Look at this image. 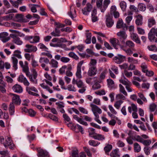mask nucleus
Listing matches in <instances>:
<instances>
[{
  "label": "nucleus",
  "mask_w": 157,
  "mask_h": 157,
  "mask_svg": "<svg viewBox=\"0 0 157 157\" xmlns=\"http://www.w3.org/2000/svg\"><path fill=\"white\" fill-rule=\"evenodd\" d=\"M84 61L82 60L77 64L75 75L76 77L79 79L81 78L82 77L81 74V67ZM72 84L73 85H76L78 88H80L78 90V92L79 93L82 94L86 91V86L82 80L80 79L78 80L73 78L72 80Z\"/></svg>",
  "instance_id": "1"
},
{
  "label": "nucleus",
  "mask_w": 157,
  "mask_h": 157,
  "mask_svg": "<svg viewBox=\"0 0 157 157\" xmlns=\"http://www.w3.org/2000/svg\"><path fill=\"white\" fill-rule=\"evenodd\" d=\"M19 64L22 68V71L25 73L26 76L29 78L30 81L34 84H37V82L36 79L37 76V72L35 71L32 74H30L28 66V63L27 61H25L24 64L23 61L21 60L19 61Z\"/></svg>",
  "instance_id": "2"
},
{
  "label": "nucleus",
  "mask_w": 157,
  "mask_h": 157,
  "mask_svg": "<svg viewBox=\"0 0 157 157\" xmlns=\"http://www.w3.org/2000/svg\"><path fill=\"white\" fill-rule=\"evenodd\" d=\"M39 62L41 63V67L46 71H49V68L46 65L45 63H49L51 67L53 68H56L58 67V62L54 59H52L49 62V60L48 58L41 57L39 59Z\"/></svg>",
  "instance_id": "3"
},
{
  "label": "nucleus",
  "mask_w": 157,
  "mask_h": 157,
  "mask_svg": "<svg viewBox=\"0 0 157 157\" xmlns=\"http://www.w3.org/2000/svg\"><path fill=\"white\" fill-rule=\"evenodd\" d=\"M91 110L95 116L94 120L99 124H101V122L99 119V116L98 114H100L102 113L101 109L96 105L92 103L90 104Z\"/></svg>",
  "instance_id": "4"
},
{
  "label": "nucleus",
  "mask_w": 157,
  "mask_h": 157,
  "mask_svg": "<svg viewBox=\"0 0 157 157\" xmlns=\"http://www.w3.org/2000/svg\"><path fill=\"white\" fill-rule=\"evenodd\" d=\"M21 52L19 50H16L13 52V56L11 57V60L12 63L13 67L16 70L17 69L18 60L16 58L19 59H21L22 57L21 55Z\"/></svg>",
  "instance_id": "5"
},
{
  "label": "nucleus",
  "mask_w": 157,
  "mask_h": 157,
  "mask_svg": "<svg viewBox=\"0 0 157 157\" xmlns=\"http://www.w3.org/2000/svg\"><path fill=\"white\" fill-rule=\"evenodd\" d=\"M103 0H97L96 4L97 7L99 8L102 12H104L110 3V0H104L102 4Z\"/></svg>",
  "instance_id": "6"
},
{
  "label": "nucleus",
  "mask_w": 157,
  "mask_h": 157,
  "mask_svg": "<svg viewBox=\"0 0 157 157\" xmlns=\"http://www.w3.org/2000/svg\"><path fill=\"white\" fill-rule=\"evenodd\" d=\"M148 38L150 41L157 43V28L154 27L151 29L148 34Z\"/></svg>",
  "instance_id": "7"
},
{
  "label": "nucleus",
  "mask_w": 157,
  "mask_h": 157,
  "mask_svg": "<svg viewBox=\"0 0 157 157\" xmlns=\"http://www.w3.org/2000/svg\"><path fill=\"white\" fill-rule=\"evenodd\" d=\"M29 85L25 86L26 90L28 94L30 95L38 97L39 96V94L37 93L38 90L37 88L33 86H30Z\"/></svg>",
  "instance_id": "8"
},
{
  "label": "nucleus",
  "mask_w": 157,
  "mask_h": 157,
  "mask_svg": "<svg viewBox=\"0 0 157 157\" xmlns=\"http://www.w3.org/2000/svg\"><path fill=\"white\" fill-rule=\"evenodd\" d=\"M24 39L31 44H35L39 42L40 37L38 36H25Z\"/></svg>",
  "instance_id": "9"
},
{
  "label": "nucleus",
  "mask_w": 157,
  "mask_h": 157,
  "mask_svg": "<svg viewBox=\"0 0 157 157\" xmlns=\"http://www.w3.org/2000/svg\"><path fill=\"white\" fill-rule=\"evenodd\" d=\"M3 145L5 147H9V148L11 149H14L16 147V146L13 143L11 138L8 136L6 137L5 142L4 143Z\"/></svg>",
  "instance_id": "10"
},
{
  "label": "nucleus",
  "mask_w": 157,
  "mask_h": 157,
  "mask_svg": "<svg viewBox=\"0 0 157 157\" xmlns=\"http://www.w3.org/2000/svg\"><path fill=\"white\" fill-rule=\"evenodd\" d=\"M108 108L110 111L107 112L108 116L111 118L117 119V117L116 116L117 113V111L111 105L108 106Z\"/></svg>",
  "instance_id": "11"
},
{
  "label": "nucleus",
  "mask_w": 157,
  "mask_h": 157,
  "mask_svg": "<svg viewBox=\"0 0 157 157\" xmlns=\"http://www.w3.org/2000/svg\"><path fill=\"white\" fill-rule=\"evenodd\" d=\"M10 95L12 99V102L11 103H13V104L16 105H20L21 103V100L19 96L13 94H11Z\"/></svg>",
  "instance_id": "12"
},
{
  "label": "nucleus",
  "mask_w": 157,
  "mask_h": 157,
  "mask_svg": "<svg viewBox=\"0 0 157 157\" xmlns=\"http://www.w3.org/2000/svg\"><path fill=\"white\" fill-rule=\"evenodd\" d=\"M37 50V48L36 46L31 44H27L25 46L24 51L26 52H35Z\"/></svg>",
  "instance_id": "13"
},
{
  "label": "nucleus",
  "mask_w": 157,
  "mask_h": 157,
  "mask_svg": "<svg viewBox=\"0 0 157 157\" xmlns=\"http://www.w3.org/2000/svg\"><path fill=\"white\" fill-rule=\"evenodd\" d=\"M135 24L137 26H141L143 24V17L140 14L137 13L135 16Z\"/></svg>",
  "instance_id": "14"
},
{
  "label": "nucleus",
  "mask_w": 157,
  "mask_h": 157,
  "mask_svg": "<svg viewBox=\"0 0 157 157\" xmlns=\"http://www.w3.org/2000/svg\"><path fill=\"white\" fill-rule=\"evenodd\" d=\"M93 8V6L90 3H88L85 7L82 10V13L85 15H87L92 10Z\"/></svg>",
  "instance_id": "15"
},
{
  "label": "nucleus",
  "mask_w": 157,
  "mask_h": 157,
  "mask_svg": "<svg viewBox=\"0 0 157 157\" xmlns=\"http://www.w3.org/2000/svg\"><path fill=\"white\" fill-rule=\"evenodd\" d=\"M106 25L108 27L110 28L113 26L114 23V21L113 19V17L110 14L106 15Z\"/></svg>",
  "instance_id": "16"
},
{
  "label": "nucleus",
  "mask_w": 157,
  "mask_h": 157,
  "mask_svg": "<svg viewBox=\"0 0 157 157\" xmlns=\"http://www.w3.org/2000/svg\"><path fill=\"white\" fill-rule=\"evenodd\" d=\"M129 9L130 10H128L127 14L125 13L124 14V16H126L127 15H132L134 12L137 13L139 12L138 8L134 5H130Z\"/></svg>",
  "instance_id": "17"
},
{
  "label": "nucleus",
  "mask_w": 157,
  "mask_h": 157,
  "mask_svg": "<svg viewBox=\"0 0 157 157\" xmlns=\"http://www.w3.org/2000/svg\"><path fill=\"white\" fill-rule=\"evenodd\" d=\"M110 43L116 49L118 48V46L120 45V43L118 39L115 38H111L109 40Z\"/></svg>",
  "instance_id": "18"
},
{
  "label": "nucleus",
  "mask_w": 157,
  "mask_h": 157,
  "mask_svg": "<svg viewBox=\"0 0 157 157\" xmlns=\"http://www.w3.org/2000/svg\"><path fill=\"white\" fill-rule=\"evenodd\" d=\"M125 58V57L121 55H118L115 56L113 58V61L117 64H120L123 62Z\"/></svg>",
  "instance_id": "19"
},
{
  "label": "nucleus",
  "mask_w": 157,
  "mask_h": 157,
  "mask_svg": "<svg viewBox=\"0 0 157 157\" xmlns=\"http://www.w3.org/2000/svg\"><path fill=\"white\" fill-rule=\"evenodd\" d=\"M17 81L22 83L25 86H28L30 85V83L25 77L23 75H20L17 78Z\"/></svg>",
  "instance_id": "20"
},
{
  "label": "nucleus",
  "mask_w": 157,
  "mask_h": 157,
  "mask_svg": "<svg viewBox=\"0 0 157 157\" xmlns=\"http://www.w3.org/2000/svg\"><path fill=\"white\" fill-rule=\"evenodd\" d=\"M9 34L6 32H3L0 33V38L1 40L5 43L10 39V37L8 36Z\"/></svg>",
  "instance_id": "21"
},
{
  "label": "nucleus",
  "mask_w": 157,
  "mask_h": 157,
  "mask_svg": "<svg viewBox=\"0 0 157 157\" xmlns=\"http://www.w3.org/2000/svg\"><path fill=\"white\" fill-rule=\"evenodd\" d=\"M73 118L75 121H77L80 124L85 126H87L88 124L87 123L84 121L82 118V116L79 117L77 115L73 114L72 115Z\"/></svg>",
  "instance_id": "22"
},
{
  "label": "nucleus",
  "mask_w": 157,
  "mask_h": 157,
  "mask_svg": "<svg viewBox=\"0 0 157 157\" xmlns=\"http://www.w3.org/2000/svg\"><path fill=\"white\" fill-rule=\"evenodd\" d=\"M97 73V69L96 67H90L89 69L87 75L90 77L95 75Z\"/></svg>",
  "instance_id": "23"
},
{
  "label": "nucleus",
  "mask_w": 157,
  "mask_h": 157,
  "mask_svg": "<svg viewBox=\"0 0 157 157\" xmlns=\"http://www.w3.org/2000/svg\"><path fill=\"white\" fill-rule=\"evenodd\" d=\"M67 14L72 19L76 17V11L73 6H71L70 10L68 12Z\"/></svg>",
  "instance_id": "24"
},
{
  "label": "nucleus",
  "mask_w": 157,
  "mask_h": 157,
  "mask_svg": "<svg viewBox=\"0 0 157 157\" xmlns=\"http://www.w3.org/2000/svg\"><path fill=\"white\" fill-rule=\"evenodd\" d=\"M131 39L137 44H141V41L137 34L132 33L130 34Z\"/></svg>",
  "instance_id": "25"
},
{
  "label": "nucleus",
  "mask_w": 157,
  "mask_h": 157,
  "mask_svg": "<svg viewBox=\"0 0 157 157\" xmlns=\"http://www.w3.org/2000/svg\"><path fill=\"white\" fill-rule=\"evenodd\" d=\"M9 31L13 33L10 34V36L12 38V36H15L16 37L19 36L20 37H24L25 35L20 32L16 30L10 29Z\"/></svg>",
  "instance_id": "26"
},
{
  "label": "nucleus",
  "mask_w": 157,
  "mask_h": 157,
  "mask_svg": "<svg viewBox=\"0 0 157 157\" xmlns=\"http://www.w3.org/2000/svg\"><path fill=\"white\" fill-rule=\"evenodd\" d=\"M38 153L37 154L38 157H48L49 155L48 153L42 149L39 148L37 149Z\"/></svg>",
  "instance_id": "27"
},
{
  "label": "nucleus",
  "mask_w": 157,
  "mask_h": 157,
  "mask_svg": "<svg viewBox=\"0 0 157 157\" xmlns=\"http://www.w3.org/2000/svg\"><path fill=\"white\" fill-rule=\"evenodd\" d=\"M91 20L93 22L98 21V17L97 16V10L94 8L91 12Z\"/></svg>",
  "instance_id": "28"
},
{
  "label": "nucleus",
  "mask_w": 157,
  "mask_h": 157,
  "mask_svg": "<svg viewBox=\"0 0 157 157\" xmlns=\"http://www.w3.org/2000/svg\"><path fill=\"white\" fill-rule=\"evenodd\" d=\"M107 86L110 89H114L116 88L114 81L111 78L107 80Z\"/></svg>",
  "instance_id": "29"
},
{
  "label": "nucleus",
  "mask_w": 157,
  "mask_h": 157,
  "mask_svg": "<svg viewBox=\"0 0 157 157\" xmlns=\"http://www.w3.org/2000/svg\"><path fill=\"white\" fill-rule=\"evenodd\" d=\"M13 90L15 92L17 93H21L23 91L22 86L19 84H16L13 87Z\"/></svg>",
  "instance_id": "30"
},
{
  "label": "nucleus",
  "mask_w": 157,
  "mask_h": 157,
  "mask_svg": "<svg viewBox=\"0 0 157 157\" xmlns=\"http://www.w3.org/2000/svg\"><path fill=\"white\" fill-rule=\"evenodd\" d=\"M117 35L120 39H123L124 40H125L127 37L126 32L124 31H121L118 32L117 33Z\"/></svg>",
  "instance_id": "31"
},
{
  "label": "nucleus",
  "mask_w": 157,
  "mask_h": 157,
  "mask_svg": "<svg viewBox=\"0 0 157 157\" xmlns=\"http://www.w3.org/2000/svg\"><path fill=\"white\" fill-rule=\"evenodd\" d=\"M156 24L155 20L153 17H150L148 19L147 25L149 28H151L152 26L155 25Z\"/></svg>",
  "instance_id": "32"
},
{
  "label": "nucleus",
  "mask_w": 157,
  "mask_h": 157,
  "mask_svg": "<svg viewBox=\"0 0 157 157\" xmlns=\"http://www.w3.org/2000/svg\"><path fill=\"white\" fill-rule=\"evenodd\" d=\"M106 74V70H105L103 71L99 76V78L98 80V82L99 83L102 82L103 80H104L105 78V76Z\"/></svg>",
  "instance_id": "33"
},
{
  "label": "nucleus",
  "mask_w": 157,
  "mask_h": 157,
  "mask_svg": "<svg viewBox=\"0 0 157 157\" xmlns=\"http://www.w3.org/2000/svg\"><path fill=\"white\" fill-rule=\"evenodd\" d=\"M12 36V38L13 39L12 40L13 42L17 45H21L22 44V41L21 40L20 38L18 37V36L16 37L14 35H13Z\"/></svg>",
  "instance_id": "34"
},
{
  "label": "nucleus",
  "mask_w": 157,
  "mask_h": 157,
  "mask_svg": "<svg viewBox=\"0 0 157 157\" xmlns=\"http://www.w3.org/2000/svg\"><path fill=\"white\" fill-rule=\"evenodd\" d=\"M128 112L131 113L132 111L133 112H137L138 108L137 106L134 103H132L131 106L128 107Z\"/></svg>",
  "instance_id": "35"
},
{
  "label": "nucleus",
  "mask_w": 157,
  "mask_h": 157,
  "mask_svg": "<svg viewBox=\"0 0 157 157\" xmlns=\"http://www.w3.org/2000/svg\"><path fill=\"white\" fill-rule=\"evenodd\" d=\"M111 157H120V154L118 149H116L112 151L110 153Z\"/></svg>",
  "instance_id": "36"
},
{
  "label": "nucleus",
  "mask_w": 157,
  "mask_h": 157,
  "mask_svg": "<svg viewBox=\"0 0 157 157\" xmlns=\"http://www.w3.org/2000/svg\"><path fill=\"white\" fill-rule=\"evenodd\" d=\"M96 135L94 138L95 140L101 141H103L105 140V138L104 135L98 133Z\"/></svg>",
  "instance_id": "37"
},
{
  "label": "nucleus",
  "mask_w": 157,
  "mask_h": 157,
  "mask_svg": "<svg viewBox=\"0 0 157 157\" xmlns=\"http://www.w3.org/2000/svg\"><path fill=\"white\" fill-rule=\"evenodd\" d=\"M119 5L123 11H125L127 6L126 2L124 1H121L120 2Z\"/></svg>",
  "instance_id": "38"
},
{
  "label": "nucleus",
  "mask_w": 157,
  "mask_h": 157,
  "mask_svg": "<svg viewBox=\"0 0 157 157\" xmlns=\"http://www.w3.org/2000/svg\"><path fill=\"white\" fill-rule=\"evenodd\" d=\"M124 22L121 18H119L117 21L116 24V28L117 29H121L124 27Z\"/></svg>",
  "instance_id": "39"
},
{
  "label": "nucleus",
  "mask_w": 157,
  "mask_h": 157,
  "mask_svg": "<svg viewBox=\"0 0 157 157\" xmlns=\"http://www.w3.org/2000/svg\"><path fill=\"white\" fill-rule=\"evenodd\" d=\"M89 132V135L90 136L94 138L95 136L96 135V134H97V133H96L95 132V129L93 128H90L89 130L88 131Z\"/></svg>",
  "instance_id": "40"
},
{
  "label": "nucleus",
  "mask_w": 157,
  "mask_h": 157,
  "mask_svg": "<svg viewBox=\"0 0 157 157\" xmlns=\"http://www.w3.org/2000/svg\"><path fill=\"white\" fill-rule=\"evenodd\" d=\"M125 80L123 79L122 78L119 80V82L123 84V85L126 86H128V85H130L131 84V82L128 80L126 78L124 77Z\"/></svg>",
  "instance_id": "41"
},
{
  "label": "nucleus",
  "mask_w": 157,
  "mask_h": 157,
  "mask_svg": "<svg viewBox=\"0 0 157 157\" xmlns=\"http://www.w3.org/2000/svg\"><path fill=\"white\" fill-rule=\"evenodd\" d=\"M125 45L130 48H133L135 46V44L134 43L130 40H128L126 41Z\"/></svg>",
  "instance_id": "42"
},
{
  "label": "nucleus",
  "mask_w": 157,
  "mask_h": 157,
  "mask_svg": "<svg viewBox=\"0 0 157 157\" xmlns=\"http://www.w3.org/2000/svg\"><path fill=\"white\" fill-rule=\"evenodd\" d=\"M119 87L120 92L121 93L123 94L124 96H127L128 94L124 87L121 84H120L119 85Z\"/></svg>",
  "instance_id": "43"
},
{
  "label": "nucleus",
  "mask_w": 157,
  "mask_h": 157,
  "mask_svg": "<svg viewBox=\"0 0 157 157\" xmlns=\"http://www.w3.org/2000/svg\"><path fill=\"white\" fill-rule=\"evenodd\" d=\"M9 110L11 115L14 114L15 111V106L13 103H10L9 105Z\"/></svg>",
  "instance_id": "44"
},
{
  "label": "nucleus",
  "mask_w": 157,
  "mask_h": 157,
  "mask_svg": "<svg viewBox=\"0 0 157 157\" xmlns=\"http://www.w3.org/2000/svg\"><path fill=\"white\" fill-rule=\"evenodd\" d=\"M127 61L129 63L132 64H137L138 63L137 59H134L133 57H128L127 58Z\"/></svg>",
  "instance_id": "45"
},
{
  "label": "nucleus",
  "mask_w": 157,
  "mask_h": 157,
  "mask_svg": "<svg viewBox=\"0 0 157 157\" xmlns=\"http://www.w3.org/2000/svg\"><path fill=\"white\" fill-rule=\"evenodd\" d=\"M40 86L44 89H46L50 93H52L53 92V90L50 89L48 86L45 84L44 83H42L40 84Z\"/></svg>",
  "instance_id": "46"
},
{
  "label": "nucleus",
  "mask_w": 157,
  "mask_h": 157,
  "mask_svg": "<svg viewBox=\"0 0 157 157\" xmlns=\"http://www.w3.org/2000/svg\"><path fill=\"white\" fill-rule=\"evenodd\" d=\"M133 145L134 151L135 152H139L140 151L141 147L138 143H134Z\"/></svg>",
  "instance_id": "47"
},
{
  "label": "nucleus",
  "mask_w": 157,
  "mask_h": 157,
  "mask_svg": "<svg viewBox=\"0 0 157 157\" xmlns=\"http://www.w3.org/2000/svg\"><path fill=\"white\" fill-rule=\"evenodd\" d=\"M133 79L134 80L140 82L143 81L144 82L147 81V80L143 75L141 76L140 78L139 77L134 76L133 77Z\"/></svg>",
  "instance_id": "48"
},
{
  "label": "nucleus",
  "mask_w": 157,
  "mask_h": 157,
  "mask_svg": "<svg viewBox=\"0 0 157 157\" xmlns=\"http://www.w3.org/2000/svg\"><path fill=\"white\" fill-rule=\"evenodd\" d=\"M67 89L70 91L75 92L77 91L76 88L71 84H69L67 86Z\"/></svg>",
  "instance_id": "49"
},
{
  "label": "nucleus",
  "mask_w": 157,
  "mask_h": 157,
  "mask_svg": "<svg viewBox=\"0 0 157 157\" xmlns=\"http://www.w3.org/2000/svg\"><path fill=\"white\" fill-rule=\"evenodd\" d=\"M123 103V101L121 100L117 101L115 103L114 106L116 109H119Z\"/></svg>",
  "instance_id": "50"
},
{
  "label": "nucleus",
  "mask_w": 157,
  "mask_h": 157,
  "mask_svg": "<svg viewBox=\"0 0 157 157\" xmlns=\"http://www.w3.org/2000/svg\"><path fill=\"white\" fill-rule=\"evenodd\" d=\"M14 16L13 13H11L8 15L3 16L4 21H9L12 20Z\"/></svg>",
  "instance_id": "51"
},
{
  "label": "nucleus",
  "mask_w": 157,
  "mask_h": 157,
  "mask_svg": "<svg viewBox=\"0 0 157 157\" xmlns=\"http://www.w3.org/2000/svg\"><path fill=\"white\" fill-rule=\"evenodd\" d=\"M24 56L26 59L29 61H30L31 59L32 60L34 58V55L32 54L25 53V54Z\"/></svg>",
  "instance_id": "52"
},
{
  "label": "nucleus",
  "mask_w": 157,
  "mask_h": 157,
  "mask_svg": "<svg viewBox=\"0 0 157 157\" xmlns=\"http://www.w3.org/2000/svg\"><path fill=\"white\" fill-rule=\"evenodd\" d=\"M112 147L111 144H107L104 147V150L106 153L109 152L112 149Z\"/></svg>",
  "instance_id": "53"
},
{
  "label": "nucleus",
  "mask_w": 157,
  "mask_h": 157,
  "mask_svg": "<svg viewBox=\"0 0 157 157\" xmlns=\"http://www.w3.org/2000/svg\"><path fill=\"white\" fill-rule=\"evenodd\" d=\"M89 144L90 145L94 147H96L98 145L100 144V143L94 140H90L89 141Z\"/></svg>",
  "instance_id": "54"
},
{
  "label": "nucleus",
  "mask_w": 157,
  "mask_h": 157,
  "mask_svg": "<svg viewBox=\"0 0 157 157\" xmlns=\"http://www.w3.org/2000/svg\"><path fill=\"white\" fill-rule=\"evenodd\" d=\"M138 8L140 10L142 11H144L146 9L145 5L142 3L138 4Z\"/></svg>",
  "instance_id": "55"
},
{
  "label": "nucleus",
  "mask_w": 157,
  "mask_h": 157,
  "mask_svg": "<svg viewBox=\"0 0 157 157\" xmlns=\"http://www.w3.org/2000/svg\"><path fill=\"white\" fill-rule=\"evenodd\" d=\"M141 67L142 68V71L144 73L146 72L147 71V66L145 63H144L141 64Z\"/></svg>",
  "instance_id": "56"
},
{
  "label": "nucleus",
  "mask_w": 157,
  "mask_h": 157,
  "mask_svg": "<svg viewBox=\"0 0 157 157\" xmlns=\"http://www.w3.org/2000/svg\"><path fill=\"white\" fill-rule=\"evenodd\" d=\"M79 111L82 113L84 114H88V110L85 108L80 107L78 108Z\"/></svg>",
  "instance_id": "57"
},
{
  "label": "nucleus",
  "mask_w": 157,
  "mask_h": 157,
  "mask_svg": "<svg viewBox=\"0 0 157 157\" xmlns=\"http://www.w3.org/2000/svg\"><path fill=\"white\" fill-rule=\"evenodd\" d=\"M138 95L140 98H139L141 99L143 101L145 102H147V100L143 93L142 92L138 93Z\"/></svg>",
  "instance_id": "58"
},
{
  "label": "nucleus",
  "mask_w": 157,
  "mask_h": 157,
  "mask_svg": "<svg viewBox=\"0 0 157 157\" xmlns=\"http://www.w3.org/2000/svg\"><path fill=\"white\" fill-rule=\"evenodd\" d=\"M125 96H124L123 94L119 93L116 95V98L117 99H122L125 100L126 99Z\"/></svg>",
  "instance_id": "59"
},
{
  "label": "nucleus",
  "mask_w": 157,
  "mask_h": 157,
  "mask_svg": "<svg viewBox=\"0 0 157 157\" xmlns=\"http://www.w3.org/2000/svg\"><path fill=\"white\" fill-rule=\"evenodd\" d=\"M95 94L97 95L101 96L105 95L106 94V92L105 90L102 89L95 91Z\"/></svg>",
  "instance_id": "60"
},
{
  "label": "nucleus",
  "mask_w": 157,
  "mask_h": 157,
  "mask_svg": "<svg viewBox=\"0 0 157 157\" xmlns=\"http://www.w3.org/2000/svg\"><path fill=\"white\" fill-rule=\"evenodd\" d=\"M68 56L71 57L72 58L75 60H78L79 59L78 57L75 54V53H74V52H70L68 55Z\"/></svg>",
  "instance_id": "61"
},
{
  "label": "nucleus",
  "mask_w": 157,
  "mask_h": 157,
  "mask_svg": "<svg viewBox=\"0 0 157 157\" xmlns=\"http://www.w3.org/2000/svg\"><path fill=\"white\" fill-rule=\"evenodd\" d=\"M137 29L138 33L140 35H144L145 33L144 29L139 26H137Z\"/></svg>",
  "instance_id": "62"
},
{
  "label": "nucleus",
  "mask_w": 157,
  "mask_h": 157,
  "mask_svg": "<svg viewBox=\"0 0 157 157\" xmlns=\"http://www.w3.org/2000/svg\"><path fill=\"white\" fill-rule=\"evenodd\" d=\"M67 67V66L65 65L63 66L59 70V73L61 74H65Z\"/></svg>",
  "instance_id": "63"
},
{
  "label": "nucleus",
  "mask_w": 157,
  "mask_h": 157,
  "mask_svg": "<svg viewBox=\"0 0 157 157\" xmlns=\"http://www.w3.org/2000/svg\"><path fill=\"white\" fill-rule=\"evenodd\" d=\"M133 140L138 142L142 143L143 141V138L139 135H136L133 137Z\"/></svg>",
  "instance_id": "64"
}]
</instances>
